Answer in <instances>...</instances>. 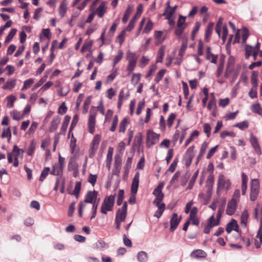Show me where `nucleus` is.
Instances as JSON below:
<instances>
[{"label":"nucleus","instance_id":"34","mask_svg":"<svg viewBox=\"0 0 262 262\" xmlns=\"http://www.w3.org/2000/svg\"><path fill=\"white\" fill-rule=\"evenodd\" d=\"M158 209V210L155 212L154 214V216L159 218L162 214L163 212H164L165 208V205L164 203H162V205L156 206Z\"/></svg>","mask_w":262,"mask_h":262},{"label":"nucleus","instance_id":"30","mask_svg":"<svg viewBox=\"0 0 262 262\" xmlns=\"http://www.w3.org/2000/svg\"><path fill=\"white\" fill-rule=\"evenodd\" d=\"M213 27V23H209L207 27V29L206 30L205 32V40L208 42L209 41L210 39V36L212 33V29Z\"/></svg>","mask_w":262,"mask_h":262},{"label":"nucleus","instance_id":"61","mask_svg":"<svg viewBox=\"0 0 262 262\" xmlns=\"http://www.w3.org/2000/svg\"><path fill=\"white\" fill-rule=\"evenodd\" d=\"M97 179V175L90 174L88 178V182L94 186Z\"/></svg>","mask_w":262,"mask_h":262},{"label":"nucleus","instance_id":"51","mask_svg":"<svg viewBox=\"0 0 262 262\" xmlns=\"http://www.w3.org/2000/svg\"><path fill=\"white\" fill-rule=\"evenodd\" d=\"M80 189L81 183L80 182H76L73 193V194L76 196V198H78L79 196V193L80 192Z\"/></svg>","mask_w":262,"mask_h":262},{"label":"nucleus","instance_id":"55","mask_svg":"<svg viewBox=\"0 0 262 262\" xmlns=\"http://www.w3.org/2000/svg\"><path fill=\"white\" fill-rule=\"evenodd\" d=\"M211 126L208 123H205L203 125V130L207 137H209L211 134Z\"/></svg>","mask_w":262,"mask_h":262},{"label":"nucleus","instance_id":"52","mask_svg":"<svg viewBox=\"0 0 262 262\" xmlns=\"http://www.w3.org/2000/svg\"><path fill=\"white\" fill-rule=\"evenodd\" d=\"M91 97L90 96L88 97L84 101L83 107V113L85 114L88 112L89 105L91 103Z\"/></svg>","mask_w":262,"mask_h":262},{"label":"nucleus","instance_id":"48","mask_svg":"<svg viewBox=\"0 0 262 262\" xmlns=\"http://www.w3.org/2000/svg\"><path fill=\"white\" fill-rule=\"evenodd\" d=\"M127 124V119L126 118H124L120 124L119 132L124 133Z\"/></svg>","mask_w":262,"mask_h":262},{"label":"nucleus","instance_id":"23","mask_svg":"<svg viewBox=\"0 0 262 262\" xmlns=\"http://www.w3.org/2000/svg\"><path fill=\"white\" fill-rule=\"evenodd\" d=\"M113 152V148L112 147H109L108 149L106 159V166L107 167L108 170H110L111 168Z\"/></svg>","mask_w":262,"mask_h":262},{"label":"nucleus","instance_id":"63","mask_svg":"<svg viewBox=\"0 0 262 262\" xmlns=\"http://www.w3.org/2000/svg\"><path fill=\"white\" fill-rule=\"evenodd\" d=\"M107 246V244L103 241H98L95 244V247L100 250H102Z\"/></svg>","mask_w":262,"mask_h":262},{"label":"nucleus","instance_id":"16","mask_svg":"<svg viewBox=\"0 0 262 262\" xmlns=\"http://www.w3.org/2000/svg\"><path fill=\"white\" fill-rule=\"evenodd\" d=\"M194 156V146H191L188 148L187 150L185 155V160L186 161V164L187 166H189L192 161L193 158Z\"/></svg>","mask_w":262,"mask_h":262},{"label":"nucleus","instance_id":"58","mask_svg":"<svg viewBox=\"0 0 262 262\" xmlns=\"http://www.w3.org/2000/svg\"><path fill=\"white\" fill-rule=\"evenodd\" d=\"M176 118V116L174 113H171L169 115V117L167 119V125L168 127H171Z\"/></svg>","mask_w":262,"mask_h":262},{"label":"nucleus","instance_id":"43","mask_svg":"<svg viewBox=\"0 0 262 262\" xmlns=\"http://www.w3.org/2000/svg\"><path fill=\"white\" fill-rule=\"evenodd\" d=\"M51 143V141L50 138H46L45 139H43L41 141V148L43 150H45L48 148V147L50 145Z\"/></svg>","mask_w":262,"mask_h":262},{"label":"nucleus","instance_id":"35","mask_svg":"<svg viewBox=\"0 0 262 262\" xmlns=\"http://www.w3.org/2000/svg\"><path fill=\"white\" fill-rule=\"evenodd\" d=\"M165 54V47H162L158 51V55L157 57V62H161L163 60V58Z\"/></svg>","mask_w":262,"mask_h":262},{"label":"nucleus","instance_id":"56","mask_svg":"<svg viewBox=\"0 0 262 262\" xmlns=\"http://www.w3.org/2000/svg\"><path fill=\"white\" fill-rule=\"evenodd\" d=\"M123 57V52L121 50L119 51L118 54L115 57L113 61V67H115L116 64L119 62Z\"/></svg>","mask_w":262,"mask_h":262},{"label":"nucleus","instance_id":"9","mask_svg":"<svg viewBox=\"0 0 262 262\" xmlns=\"http://www.w3.org/2000/svg\"><path fill=\"white\" fill-rule=\"evenodd\" d=\"M97 112L91 110L88 119L89 131L91 134H94L95 129L96 116Z\"/></svg>","mask_w":262,"mask_h":262},{"label":"nucleus","instance_id":"22","mask_svg":"<svg viewBox=\"0 0 262 262\" xmlns=\"http://www.w3.org/2000/svg\"><path fill=\"white\" fill-rule=\"evenodd\" d=\"M16 84V79L11 78L7 81L3 85L2 88L4 90H8L11 91L15 86Z\"/></svg>","mask_w":262,"mask_h":262},{"label":"nucleus","instance_id":"27","mask_svg":"<svg viewBox=\"0 0 262 262\" xmlns=\"http://www.w3.org/2000/svg\"><path fill=\"white\" fill-rule=\"evenodd\" d=\"M206 253L202 250H196L193 251L190 254L191 257L194 258H204L206 256Z\"/></svg>","mask_w":262,"mask_h":262},{"label":"nucleus","instance_id":"18","mask_svg":"<svg viewBox=\"0 0 262 262\" xmlns=\"http://www.w3.org/2000/svg\"><path fill=\"white\" fill-rule=\"evenodd\" d=\"M181 216H178L177 213H174L173 214L170 220V230L171 231H173L176 229V228L179 224L181 220Z\"/></svg>","mask_w":262,"mask_h":262},{"label":"nucleus","instance_id":"19","mask_svg":"<svg viewBox=\"0 0 262 262\" xmlns=\"http://www.w3.org/2000/svg\"><path fill=\"white\" fill-rule=\"evenodd\" d=\"M237 204V202L234 201V200H231L228 203L226 213L229 215L233 214L235 212Z\"/></svg>","mask_w":262,"mask_h":262},{"label":"nucleus","instance_id":"8","mask_svg":"<svg viewBox=\"0 0 262 262\" xmlns=\"http://www.w3.org/2000/svg\"><path fill=\"white\" fill-rule=\"evenodd\" d=\"M101 140V136L99 134L96 135L90 144L89 150V157L91 158L94 157L96 152L97 151L98 146Z\"/></svg>","mask_w":262,"mask_h":262},{"label":"nucleus","instance_id":"62","mask_svg":"<svg viewBox=\"0 0 262 262\" xmlns=\"http://www.w3.org/2000/svg\"><path fill=\"white\" fill-rule=\"evenodd\" d=\"M242 42L245 43L249 36V31L247 28H244L242 30Z\"/></svg>","mask_w":262,"mask_h":262},{"label":"nucleus","instance_id":"21","mask_svg":"<svg viewBox=\"0 0 262 262\" xmlns=\"http://www.w3.org/2000/svg\"><path fill=\"white\" fill-rule=\"evenodd\" d=\"M226 230L228 233H230L233 230L238 232V225L237 221L232 219L230 222L227 225Z\"/></svg>","mask_w":262,"mask_h":262},{"label":"nucleus","instance_id":"53","mask_svg":"<svg viewBox=\"0 0 262 262\" xmlns=\"http://www.w3.org/2000/svg\"><path fill=\"white\" fill-rule=\"evenodd\" d=\"M141 78V74L139 73H135L133 75L131 79V82L133 84L136 85L139 81Z\"/></svg>","mask_w":262,"mask_h":262},{"label":"nucleus","instance_id":"41","mask_svg":"<svg viewBox=\"0 0 262 262\" xmlns=\"http://www.w3.org/2000/svg\"><path fill=\"white\" fill-rule=\"evenodd\" d=\"M36 147V143L32 140L30 143L29 146L27 150V154L29 156H32L34 154Z\"/></svg>","mask_w":262,"mask_h":262},{"label":"nucleus","instance_id":"29","mask_svg":"<svg viewBox=\"0 0 262 262\" xmlns=\"http://www.w3.org/2000/svg\"><path fill=\"white\" fill-rule=\"evenodd\" d=\"M248 217H249V214H248V211L246 210H245L242 212L241 217V224L243 227H246L247 226Z\"/></svg>","mask_w":262,"mask_h":262},{"label":"nucleus","instance_id":"39","mask_svg":"<svg viewBox=\"0 0 262 262\" xmlns=\"http://www.w3.org/2000/svg\"><path fill=\"white\" fill-rule=\"evenodd\" d=\"M226 204V200H223L222 203V205L221 207L219 208L217 211V213L216 216V219L217 220H219V221L220 222V219L221 218V216L222 213L224 212V208Z\"/></svg>","mask_w":262,"mask_h":262},{"label":"nucleus","instance_id":"28","mask_svg":"<svg viewBox=\"0 0 262 262\" xmlns=\"http://www.w3.org/2000/svg\"><path fill=\"white\" fill-rule=\"evenodd\" d=\"M260 183L257 179H252L250 182V189L259 192Z\"/></svg>","mask_w":262,"mask_h":262},{"label":"nucleus","instance_id":"36","mask_svg":"<svg viewBox=\"0 0 262 262\" xmlns=\"http://www.w3.org/2000/svg\"><path fill=\"white\" fill-rule=\"evenodd\" d=\"M255 51L254 48L250 45H246L245 48V57L246 58L248 59L249 57Z\"/></svg>","mask_w":262,"mask_h":262},{"label":"nucleus","instance_id":"37","mask_svg":"<svg viewBox=\"0 0 262 262\" xmlns=\"http://www.w3.org/2000/svg\"><path fill=\"white\" fill-rule=\"evenodd\" d=\"M234 127H237L241 130L246 129L249 126V122L245 120L241 122L237 123L233 125Z\"/></svg>","mask_w":262,"mask_h":262},{"label":"nucleus","instance_id":"60","mask_svg":"<svg viewBox=\"0 0 262 262\" xmlns=\"http://www.w3.org/2000/svg\"><path fill=\"white\" fill-rule=\"evenodd\" d=\"M62 172V169L60 168L58 166H54L53 169L51 172V174L53 175H60Z\"/></svg>","mask_w":262,"mask_h":262},{"label":"nucleus","instance_id":"1","mask_svg":"<svg viewBox=\"0 0 262 262\" xmlns=\"http://www.w3.org/2000/svg\"><path fill=\"white\" fill-rule=\"evenodd\" d=\"M97 195L98 192L95 190L93 191H90L87 193L84 202H81L79 204L78 213L80 216H82L83 211L85 209L88 208L86 203H91L93 204L92 207L93 214L91 217V219L92 220L95 217L99 202V199L97 200Z\"/></svg>","mask_w":262,"mask_h":262},{"label":"nucleus","instance_id":"49","mask_svg":"<svg viewBox=\"0 0 262 262\" xmlns=\"http://www.w3.org/2000/svg\"><path fill=\"white\" fill-rule=\"evenodd\" d=\"M50 170V169L49 167H45L43 170L42 171L40 178H39V181L42 182L45 179L46 177L48 176L49 171Z\"/></svg>","mask_w":262,"mask_h":262},{"label":"nucleus","instance_id":"54","mask_svg":"<svg viewBox=\"0 0 262 262\" xmlns=\"http://www.w3.org/2000/svg\"><path fill=\"white\" fill-rule=\"evenodd\" d=\"M149 61V59L147 57L143 56L140 60L139 66L142 68H144L148 64Z\"/></svg>","mask_w":262,"mask_h":262},{"label":"nucleus","instance_id":"11","mask_svg":"<svg viewBox=\"0 0 262 262\" xmlns=\"http://www.w3.org/2000/svg\"><path fill=\"white\" fill-rule=\"evenodd\" d=\"M170 8V3L169 2L167 3V6L165 10L163 15H166V19L168 20V23L169 25L172 27H173L174 25V21L173 18V14L174 12V10H171L170 11L168 9Z\"/></svg>","mask_w":262,"mask_h":262},{"label":"nucleus","instance_id":"14","mask_svg":"<svg viewBox=\"0 0 262 262\" xmlns=\"http://www.w3.org/2000/svg\"><path fill=\"white\" fill-rule=\"evenodd\" d=\"M193 202L192 201H189L186 205L185 212L188 213L190 212L189 216H196L198 209L196 207H192Z\"/></svg>","mask_w":262,"mask_h":262},{"label":"nucleus","instance_id":"13","mask_svg":"<svg viewBox=\"0 0 262 262\" xmlns=\"http://www.w3.org/2000/svg\"><path fill=\"white\" fill-rule=\"evenodd\" d=\"M250 142L256 154L258 155H261L262 152L260 145L258 142V140L252 134L250 135Z\"/></svg>","mask_w":262,"mask_h":262},{"label":"nucleus","instance_id":"33","mask_svg":"<svg viewBox=\"0 0 262 262\" xmlns=\"http://www.w3.org/2000/svg\"><path fill=\"white\" fill-rule=\"evenodd\" d=\"M6 99L7 100V107L9 108L13 107L14 106V102L16 99V97L13 95H11L7 96Z\"/></svg>","mask_w":262,"mask_h":262},{"label":"nucleus","instance_id":"40","mask_svg":"<svg viewBox=\"0 0 262 262\" xmlns=\"http://www.w3.org/2000/svg\"><path fill=\"white\" fill-rule=\"evenodd\" d=\"M34 82V80L32 78H30L24 82V85L21 89V91L26 90L28 89H29Z\"/></svg>","mask_w":262,"mask_h":262},{"label":"nucleus","instance_id":"38","mask_svg":"<svg viewBox=\"0 0 262 262\" xmlns=\"http://www.w3.org/2000/svg\"><path fill=\"white\" fill-rule=\"evenodd\" d=\"M210 222L211 224V227H213L215 226H217L220 224V222L219 221V220H217L216 219H215L214 215L213 214L211 216H210L208 221H207V224H209V222Z\"/></svg>","mask_w":262,"mask_h":262},{"label":"nucleus","instance_id":"7","mask_svg":"<svg viewBox=\"0 0 262 262\" xmlns=\"http://www.w3.org/2000/svg\"><path fill=\"white\" fill-rule=\"evenodd\" d=\"M160 135L155 133L153 130L149 129L146 133V146L150 147L157 144L159 140Z\"/></svg>","mask_w":262,"mask_h":262},{"label":"nucleus","instance_id":"64","mask_svg":"<svg viewBox=\"0 0 262 262\" xmlns=\"http://www.w3.org/2000/svg\"><path fill=\"white\" fill-rule=\"evenodd\" d=\"M2 137L3 138L8 137V140L9 141L11 137L10 129L9 128H7L6 129H4L2 135Z\"/></svg>","mask_w":262,"mask_h":262},{"label":"nucleus","instance_id":"10","mask_svg":"<svg viewBox=\"0 0 262 262\" xmlns=\"http://www.w3.org/2000/svg\"><path fill=\"white\" fill-rule=\"evenodd\" d=\"M127 204L126 202H124L121 209H119L117 212L115 220L120 222H123L127 214Z\"/></svg>","mask_w":262,"mask_h":262},{"label":"nucleus","instance_id":"57","mask_svg":"<svg viewBox=\"0 0 262 262\" xmlns=\"http://www.w3.org/2000/svg\"><path fill=\"white\" fill-rule=\"evenodd\" d=\"M257 76H258V72L257 71H253L252 73L251 76V82L252 84L254 86H256L257 84Z\"/></svg>","mask_w":262,"mask_h":262},{"label":"nucleus","instance_id":"2","mask_svg":"<svg viewBox=\"0 0 262 262\" xmlns=\"http://www.w3.org/2000/svg\"><path fill=\"white\" fill-rule=\"evenodd\" d=\"M231 183L230 180L225 177L223 174H220L217 179V191L227 192L231 187Z\"/></svg>","mask_w":262,"mask_h":262},{"label":"nucleus","instance_id":"17","mask_svg":"<svg viewBox=\"0 0 262 262\" xmlns=\"http://www.w3.org/2000/svg\"><path fill=\"white\" fill-rule=\"evenodd\" d=\"M234 59L233 57H229L228 59L227 67L225 73V77L228 78L234 69Z\"/></svg>","mask_w":262,"mask_h":262},{"label":"nucleus","instance_id":"44","mask_svg":"<svg viewBox=\"0 0 262 262\" xmlns=\"http://www.w3.org/2000/svg\"><path fill=\"white\" fill-rule=\"evenodd\" d=\"M17 32V30L16 29H12L11 31L9 32V34L7 35L5 42L6 43H9L11 39L13 38L14 35H15L16 33Z\"/></svg>","mask_w":262,"mask_h":262},{"label":"nucleus","instance_id":"25","mask_svg":"<svg viewBox=\"0 0 262 262\" xmlns=\"http://www.w3.org/2000/svg\"><path fill=\"white\" fill-rule=\"evenodd\" d=\"M248 177L245 173H243L242 174V194L245 195L246 193V190L247 188V183H248Z\"/></svg>","mask_w":262,"mask_h":262},{"label":"nucleus","instance_id":"42","mask_svg":"<svg viewBox=\"0 0 262 262\" xmlns=\"http://www.w3.org/2000/svg\"><path fill=\"white\" fill-rule=\"evenodd\" d=\"M133 10V7L131 6H128L127 9L125 11V12L124 14V16L122 18V21L123 23H126L130 16L131 12Z\"/></svg>","mask_w":262,"mask_h":262},{"label":"nucleus","instance_id":"31","mask_svg":"<svg viewBox=\"0 0 262 262\" xmlns=\"http://www.w3.org/2000/svg\"><path fill=\"white\" fill-rule=\"evenodd\" d=\"M251 111L259 115H262V108L259 103H254L251 106Z\"/></svg>","mask_w":262,"mask_h":262},{"label":"nucleus","instance_id":"45","mask_svg":"<svg viewBox=\"0 0 262 262\" xmlns=\"http://www.w3.org/2000/svg\"><path fill=\"white\" fill-rule=\"evenodd\" d=\"M92 44L93 41L92 40H88L85 41L83 45L82 48L81 49V52L83 53L84 51L90 49Z\"/></svg>","mask_w":262,"mask_h":262},{"label":"nucleus","instance_id":"26","mask_svg":"<svg viewBox=\"0 0 262 262\" xmlns=\"http://www.w3.org/2000/svg\"><path fill=\"white\" fill-rule=\"evenodd\" d=\"M68 4L66 1L62 2L59 7V14L61 17H63L67 11Z\"/></svg>","mask_w":262,"mask_h":262},{"label":"nucleus","instance_id":"32","mask_svg":"<svg viewBox=\"0 0 262 262\" xmlns=\"http://www.w3.org/2000/svg\"><path fill=\"white\" fill-rule=\"evenodd\" d=\"M137 259L139 262H146L148 260L147 254L144 251H140L137 254Z\"/></svg>","mask_w":262,"mask_h":262},{"label":"nucleus","instance_id":"12","mask_svg":"<svg viewBox=\"0 0 262 262\" xmlns=\"http://www.w3.org/2000/svg\"><path fill=\"white\" fill-rule=\"evenodd\" d=\"M122 166V160L120 156H116L114 163V169L113 170V174L119 176L120 172Z\"/></svg>","mask_w":262,"mask_h":262},{"label":"nucleus","instance_id":"6","mask_svg":"<svg viewBox=\"0 0 262 262\" xmlns=\"http://www.w3.org/2000/svg\"><path fill=\"white\" fill-rule=\"evenodd\" d=\"M115 198L114 195H110L104 199L101 207V212L102 213L106 214L108 211L112 210Z\"/></svg>","mask_w":262,"mask_h":262},{"label":"nucleus","instance_id":"4","mask_svg":"<svg viewBox=\"0 0 262 262\" xmlns=\"http://www.w3.org/2000/svg\"><path fill=\"white\" fill-rule=\"evenodd\" d=\"M139 183V173L137 172L132 181L131 186V195L129 199V203L134 204L136 202V194L137 192Z\"/></svg>","mask_w":262,"mask_h":262},{"label":"nucleus","instance_id":"50","mask_svg":"<svg viewBox=\"0 0 262 262\" xmlns=\"http://www.w3.org/2000/svg\"><path fill=\"white\" fill-rule=\"evenodd\" d=\"M186 17L182 15H180L177 23V27L178 28H185L186 25L185 24Z\"/></svg>","mask_w":262,"mask_h":262},{"label":"nucleus","instance_id":"24","mask_svg":"<svg viewBox=\"0 0 262 262\" xmlns=\"http://www.w3.org/2000/svg\"><path fill=\"white\" fill-rule=\"evenodd\" d=\"M60 122V119L58 116L54 117L51 122V125L49 128L50 131L52 132L55 131L57 129Z\"/></svg>","mask_w":262,"mask_h":262},{"label":"nucleus","instance_id":"15","mask_svg":"<svg viewBox=\"0 0 262 262\" xmlns=\"http://www.w3.org/2000/svg\"><path fill=\"white\" fill-rule=\"evenodd\" d=\"M155 37V44L159 45L162 43L166 38V33L161 31H155L154 32Z\"/></svg>","mask_w":262,"mask_h":262},{"label":"nucleus","instance_id":"46","mask_svg":"<svg viewBox=\"0 0 262 262\" xmlns=\"http://www.w3.org/2000/svg\"><path fill=\"white\" fill-rule=\"evenodd\" d=\"M153 26H154L153 23L151 21V20L150 19H149L144 30H143V33H148V32H149L152 29Z\"/></svg>","mask_w":262,"mask_h":262},{"label":"nucleus","instance_id":"59","mask_svg":"<svg viewBox=\"0 0 262 262\" xmlns=\"http://www.w3.org/2000/svg\"><path fill=\"white\" fill-rule=\"evenodd\" d=\"M238 113V111H237L235 112L229 113L226 114V116H225V120H230L235 119Z\"/></svg>","mask_w":262,"mask_h":262},{"label":"nucleus","instance_id":"47","mask_svg":"<svg viewBox=\"0 0 262 262\" xmlns=\"http://www.w3.org/2000/svg\"><path fill=\"white\" fill-rule=\"evenodd\" d=\"M119 19H118L116 20L113 24L112 26H111L109 32L108 34L109 35L112 36L114 35V33L116 29L117 26L119 24Z\"/></svg>","mask_w":262,"mask_h":262},{"label":"nucleus","instance_id":"20","mask_svg":"<svg viewBox=\"0 0 262 262\" xmlns=\"http://www.w3.org/2000/svg\"><path fill=\"white\" fill-rule=\"evenodd\" d=\"M106 4L105 2L103 1L94 12L95 14H97L99 17L102 18L106 12Z\"/></svg>","mask_w":262,"mask_h":262},{"label":"nucleus","instance_id":"3","mask_svg":"<svg viewBox=\"0 0 262 262\" xmlns=\"http://www.w3.org/2000/svg\"><path fill=\"white\" fill-rule=\"evenodd\" d=\"M126 58L128 61L127 70L128 72V75H129L135 70L136 67L138 56L135 53L128 51L126 54Z\"/></svg>","mask_w":262,"mask_h":262},{"label":"nucleus","instance_id":"5","mask_svg":"<svg viewBox=\"0 0 262 262\" xmlns=\"http://www.w3.org/2000/svg\"><path fill=\"white\" fill-rule=\"evenodd\" d=\"M164 187V183L160 182L158 186L154 190L152 194L156 196L153 202V204L156 206L162 205L161 203L164 198V193L162 192V190Z\"/></svg>","mask_w":262,"mask_h":262}]
</instances>
